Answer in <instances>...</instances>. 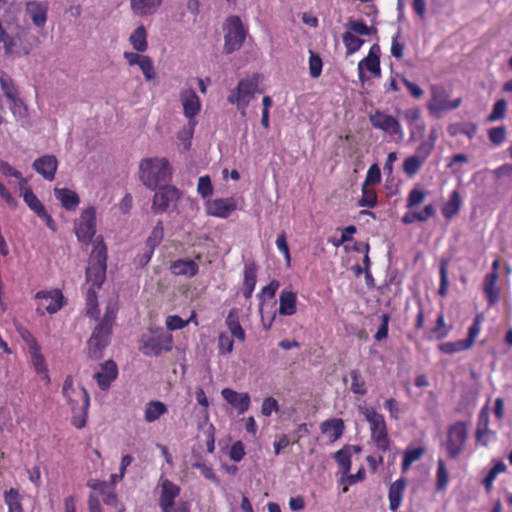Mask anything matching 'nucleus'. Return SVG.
I'll return each mask as SVG.
<instances>
[{"instance_id":"49","label":"nucleus","mask_w":512,"mask_h":512,"mask_svg":"<svg viewBox=\"0 0 512 512\" xmlns=\"http://www.w3.org/2000/svg\"><path fill=\"white\" fill-rule=\"evenodd\" d=\"M163 237L164 227L162 221H159L146 240L147 247L154 250L162 242Z\"/></svg>"},{"instance_id":"36","label":"nucleus","mask_w":512,"mask_h":512,"mask_svg":"<svg viewBox=\"0 0 512 512\" xmlns=\"http://www.w3.org/2000/svg\"><path fill=\"white\" fill-rule=\"evenodd\" d=\"M129 42L139 53H143L148 48L147 32L143 25L138 26L130 35Z\"/></svg>"},{"instance_id":"61","label":"nucleus","mask_w":512,"mask_h":512,"mask_svg":"<svg viewBox=\"0 0 512 512\" xmlns=\"http://www.w3.org/2000/svg\"><path fill=\"white\" fill-rule=\"evenodd\" d=\"M435 149L433 143L423 140L416 148L415 155L424 160L425 162L431 156Z\"/></svg>"},{"instance_id":"6","label":"nucleus","mask_w":512,"mask_h":512,"mask_svg":"<svg viewBox=\"0 0 512 512\" xmlns=\"http://www.w3.org/2000/svg\"><path fill=\"white\" fill-rule=\"evenodd\" d=\"M224 50L227 54H231L239 50L247 35V29L245 28L241 18L239 16H230L226 19L224 26Z\"/></svg>"},{"instance_id":"45","label":"nucleus","mask_w":512,"mask_h":512,"mask_svg":"<svg viewBox=\"0 0 512 512\" xmlns=\"http://www.w3.org/2000/svg\"><path fill=\"white\" fill-rule=\"evenodd\" d=\"M362 196L357 202L358 207L374 208L377 205V193L375 189L362 185Z\"/></svg>"},{"instance_id":"53","label":"nucleus","mask_w":512,"mask_h":512,"mask_svg":"<svg viewBox=\"0 0 512 512\" xmlns=\"http://www.w3.org/2000/svg\"><path fill=\"white\" fill-rule=\"evenodd\" d=\"M483 321V316L481 314L476 315V317L473 320L472 325L469 327L468 330V337L467 339H464L468 346L471 348L473 347L475 340L477 336L479 335V332L481 330V323Z\"/></svg>"},{"instance_id":"43","label":"nucleus","mask_w":512,"mask_h":512,"mask_svg":"<svg viewBox=\"0 0 512 512\" xmlns=\"http://www.w3.org/2000/svg\"><path fill=\"white\" fill-rule=\"evenodd\" d=\"M4 501L8 506V512H23L20 495L16 489L7 490L4 493Z\"/></svg>"},{"instance_id":"14","label":"nucleus","mask_w":512,"mask_h":512,"mask_svg":"<svg viewBox=\"0 0 512 512\" xmlns=\"http://www.w3.org/2000/svg\"><path fill=\"white\" fill-rule=\"evenodd\" d=\"M490 413L491 410L488 404H485L479 411L475 430L477 445L487 446L496 437V433L489 428Z\"/></svg>"},{"instance_id":"60","label":"nucleus","mask_w":512,"mask_h":512,"mask_svg":"<svg viewBox=\"0 0 512 512\" xmlns=\"http://www.w3.org/2000/svg\"><path fill=\"white\" fill-rule=\"evenodd\" d=\"M17 332L19 333L22 340L26 343L29 350H35V348L40 347L37 339L26 327H18Z\"/></svg>"},{"instance_id":"28","label":"nucleus","mask_w":512,"mask_h":512,"mask_svg":"<svg viewBox=\"0 0 512 512\" xmlns=\"http://www.w3.org/2000/svg\"><path fill=\"white\" fill-rule=\"evenodd\" d=\"M88 485L94 491H99L103 494V501L105 504L114 506L117 512H124L123 505L118 503L115 494L110 490L109 486L105 482L92 480Z\"/></svg>"},{"instance_id":"30","label":"nucleus","mask_w":512,"mask_h":512,"mask_svg":"<svg viewBox=\"0 0 512 512\" xmlns=\"http://www.w3.org/2000/svg\"><path fill=\"white\" fill-rule=\"evenodd\" d=\"M297 295L291 290H282L279 295V314L291 316L296 313Z\"/></svg>"},{"instance_id":"47","label":"nucleus","mask_w":512,"mask_h":512,"mask_svg":"<svg viewBox=\"0 0 512 512\" xmlns=\"http://www.w3.org/2000/svg\"><path fill=\"white\" fill-rule=\"evenodd\" d=\"M96 287H89L86 294V308H87V314L92 318H97L99 314L98 309V299H97V292Z\"/></svg>"},{"instance_id":"20","label":"nucleus","mask_w":512,"mask_h":512,"mask_svg":"<svg viewBox=\"0 0 512 512\" xmlns=\"http://www.w3.org/2000/svg\"><path fill=\"white\" fill-rule=\"evenodd\" d=\"M118 376V368L113 360L101 364V371L96 372L93 378L101 390H107Z\"/></svg>"},{"instance_id":"10","label":"nucleus","mask_w":512,"mask_h":512,"mask_svg":"<svg viewBox=\"0 0 512 512\" xmlns=\"http://www.w3.org/2000/svg\"><path fill=\"white\" fill-rule=\"evenodd\" d=\"M35 299L37 300L36 312L40 316L45 313L54 314L64 305V296L59 289L38 291Z\"/></svg>"},{"instance_id":"64","label":"nucleus","mask_w":512,"mask_h":512,"mask_svg":"<svg viewBox=\"0 0 512 512\" xmlns=\"http://www.w3.org/2000/svg\"><path fill=\"white\" fill-rule=\"evenodd\" d=\"M425 200V193L420 189H412L407 198V208L415 207Z\"/></svg>"},{"instance_id":"34","label":"nucleus","mask_w":512,"mask_h":512,"mask_svg":"<svg viewBox=\"0 0 512 512\" xmlns=\"http://www.w3.org/2000/svg\"><path fill=\"white\" fill-rule=\"evenodd\" d=\"M168 412L167 406L158 400L150 401L146 404L144 411V419L148 423L155 422L161 416Z\"/></svg>"},{"instance_id":"51","label":"nucleus","mask_w":512,"mask_h":512,"mask_svg":"<svg viewBox=\"0 0 512 512\" xmlns=\"http://www.w3.org/2000/svg\"><path fill=\"white\" fill-rule=\"evenodd\" d=\"M23 200L37 216L40 215V213L44 214L46 208L33 191H26L25 195H23Z\"/></svg>"},{"instance_id":"62","label":"nucleus","mask_w":512,"mask_h":512,"mask_svg":"<svg viewBox=\"0 0 512 512\" xmlns=\"http://www.w3.org/2000/svg\"><path fill=\"white\" fill-rule=\"evenodd\" d=\"M449 482L448 472L445 468L444 462L440 459L438 461V470H437V489L443 490L446 488Z\"/></svg>"},{"instance_id":"23","label":"nucleus","mask_w":512,"mask_h":512,"mask_svg":"<svg viewBox=\"0 0 512 512\" xmlns=\"http://www.w3.org/2000/svg\"><path fill=\"white\" fill-rule=\"evenodd\" d=\"M344 429V421L341 418H331L320 425L321 433L329 444L337 441L343 435Z\"/></svg>"},{"instance_id":"52","label":"nucleus","mask_w":512,"mask_h":512,"mask_svg":"<svg viewBox=\"0 0 512 512\" xmlns=\"http://www.w3.org/2000/svg\"><path fill=\"white\" fill-rule=\"evenodd\" d=\"M194 317H195V313H193L191 315L190 319H188V320H183L178 315H169L166 318V322H165L166 323V327L170 331H175V330L183 329L184 327H186L188 325V323L190 321L193 320Z\"/></svg>"},{"instance_id":"12","label":"nucleus","mask_w":512,"mask_h":512,"mask_svg":"<svg viewBox=\"0 0 512 512\" xmlns=\"http://www.w3.org/2000/svg\"><path fill=\"white\" fill-rule=\"evenodd\" d=\"M77 239L89 244L96 233V209L92 206L82 211L79 221L75 225Z\"/></svg>"},{"instance_id":"44","label":"nucleus","mask_w":512,"mask_h":512,"mask_svg":"<svg viewBox=\"0 0 512 512\" xmlns=\"http://www.w3.org/2000/svg\"><path fill=\"white\" fill-rule=\"evenodd\" d=\"M351 458L352 454L350 453V450H337V452L334 454V459L338 464L341 476H344L350 471Z\"/></svg>"},{"instance_id":"59","label":"nucleus","mask_w":512,"mask_h":512,"mask_svg":"<svg viewBox=\"0 0 512 512\" xmlns=\"http://www.w3.org/2000/svg\"><path fill=\"white\" fill-rule=\"evenodd\" d=\"M381 182V171L377 164H372L366 174V178L362 185L370 186Z\"/></svg>"},{"instance_id":"19","label":"nucleus","mask_w":512,"mask_h":512,"mask_svg":"<svg viewBox=\"0 0 512 512\" xmlns=\"http://www.w3.org/2000/svg\"><path fill=\"white\" fill-rule=\"evenodd\" d=\"M48 9L49 6L47 2L28 1L25 4L27 15L38 28H43L46 25Z\"/></svg>"},{"instance_id":"58","label":"nucleus","mask_w":512,"mask_h":512,"mask_svg":"<svg viewBox=\"0 0 512 512\" xmlns=\"http://www.w3.org/2000/svg\"><path fill=\"white\" fill-rule=\"evenodd\" d=\"M197 192L203 198H207L213 194L212 182L208 175L199 177L197 183Z\"/></svg>"},{"instance_id":"1","label":"nucleus","mask_w":512,"mask_h":512,"mask_svg":"<svg viewBox=\"0 0 512 512\" xmlns=\"http://www.w3.org/2000/svg\"><path fill=\"white\" fill-rule=\"evenodd\" d=\"M171 177L172 167L165 157L145 158L139 164V179L148 189L156 190L169 182Z\"/></svg>"},{"instance_id":"37","label":"nucleus","mask_w":512,"mask_h":512,"mask_svg":"<svg viewBox=\"0 0 512 512\" xmlns=\"http://www.w3.org/2000/svg\"><path fill=\"white\" fill-rule=\"evenodd\" d=\"M476 132L477 125L474 123H456L448 127V133L452 137L462 134L472 139L476 135Z\"/></svg>"},{"instance_id":"41","label":"nucleus","mask_w":512,"mask_h":512,"mask_svg":"<svg viewBox=\"0 0 512 512\" xmlns=\"http://www.w3.org/2000/svg\"><path fill=\"white\" fill-rule=\"evenodd\" d=\"M29 354L36 373L45 374V377L49 380L48 369L44 356L41 353V347H37L35 350H29Z\"/></svg>"},{"instance_id":"29","label":"nucleus","mask_w":512,"mask_h":512,"mask_svg":"<svg viewBox=\"0 0 512 512\" xmlns=\"http://www.w3.org/2000/svg\"><path fill=\"white\" fill-rule=\"evenodd\" d=\"M54 195L61 202L63 208L74 211L80 203L78 194L68 188H54Z\"/></svg>"},{"instance_id":"35","label":"nucleus","mask_w":512,"mask_h":512,"mask_svg":"<svg viewBox=\"0 0 512 512\" xmlns=\"http://www.w3.org/2000/svg\"><path fill=\"white\" fill-rule=\"evenodd\" d=\"M462 205L461 196L458 191L454 190L449 196V200L442 207V214L445 219L450 220L456 216Z\"/></svg>"},{"instance_id":"25","label":"nucleus","mask_w":512,"mask_h":512,"mask_svg":"<svg viewBox=\"0 0 512 512\" xmlns=\"http://www.w3.org/2000/svg\"><path fill=\"white\" fill-rule=\"evenodd\" d=\"M498 276L485 275L483 279V292L485 294L488 307H494L501 298V288L497 284Z\"/></svg>"},{"instance_id":"48","label":"nucleus","mask_w":512,"mask_h":512,"mask_svg":"<svg viewBox=\"0 0 512 512\" xmlns=\"http://www.w3.org/2000/svg\"><path fill=\"white\" fill-rule=\"evenodd\" d=\"M439 350L445 354H454L462 351L469 350L471 347L468 346L465 340H458L455 342H445L439 345Z\"/></svg>"},{"instance_id":"21","label":"nucleus","mask_w":512,"mask_h":512,"mask_svg":"<svg viewBox=\"0 0 512 512\" xmlns=\"http://www.w3.org/2000/svg\"><path fill=\"white\" fill-rule=\"evenodd\" d=\"M221 395L240 414L246 412L250 407V395L246 392L239 393L231 388H224Z\"/></svg>"},{"instance_id":"13","label":"nucleus","mask_w":512,"mask_h":512,"mask_svg":"<svg viewBox=\"0 0 512 512\" xmlns=\"http://www.w3.org/2000/svg\"><path fill=\"white\" fill-rule=\"evenodd\" d=\"M180 197L176 187L171 185L159 186L152 200L151 209L155 214H162L168 210L171 204L176 203Z\"/></svg>"},{"instance_id":"17","label":"nucleus","mask_w":512,"mask_h":512,"mask_svg":"<svg viewBox=\"0 0 512 512\" xmlns=\"http://www.w3.org/2000/svg\"><path fill=\"white\" fill-rule=\"evenodd\" d=\"M180 101L183 106V113L189 119V124L195 125L192 122L201 111V101L196 92L192 88L184 89L180 93Z\"/></svg>"},{"instance_id":"24","label":"nucleus","mask_w":512,"mask_h":512,"mask_svg":"<svg viewBox=\"0 0 512 512\" xmlns=\"http://www.w3.org/2000/svg\"><path fill=\"white\" fill-rule=\"evenodd\" d=\"M467 437V425L464 422H456L448 429L447 448H463Z\"/></svg>"},{"instance_id":"11","label":"nucleus","mask_w":512,"mask_h":512,"mask_svg":"<svg viewBox=\"0 0 512 512\" xmlns=\"http://www.w3.org/2000/svg\"><path fill=\"white\" fill-rule=\"evenodd\" d=\"M112 327L100 322L88 340V356L98 360L103 356V350L110 342Z\"/></svg>"},{"instance_id":"26","label":"nucleus","mask_w":512,"mask_h":512,"mask_svg":"<svg viewBox=\"0 0 512 512\" xmlns=\"http://www.w3.org/2000/svg\"><path fill=\"white\" fill-rule=\"evenodd\" d=\"M257 265L255 262L246 263L243 272V282L241 286L242 295L246 300L250 299L256 286Z\"/></svg>"},{"instance_id":"16","label":"nucleus","mask_w":512,"mask_h":512,"mask_svg":"<svg viewBox=\"0 0 512 512\" xmlns=\"http://www.w3.org/2000/svg\"><path fill=\"white\" fill-rule=\"evenodd\" d=\"M205 206L207 215L226 219L237 209V201L233 197L218 198L208 200Z\"/></svg>"},{"instance_id":"15","label":"nucleus","mask_w":512,"mask_h":512,"mask_svg":"<svg viewBox=\"0 0 512 512\" xmlns=\"http://www.w3.org/2000/svg\"><path fill=\"white\" fill-rule=\"evenodd\" d=\"M380 56L381 48L375 43L370 47L368 55L358 63V77L362 83L366 80L364 68L375 77L381 76Z\"/></svg>"},{"instance_id":"42","label":"nucleus","mask_w":512,"mask_h":512,"mask_svg":"<svg viewBox=\"0 0 512 512\" xmlns=\"http://www.w3.org/2000/svg\"><path fill=\"white\" fill-rule=\"evenodd\" d=\"M351 379L350 390L357 395L363 396L367 393L365 381L357 369H353L349 373Z\"/></svg>"},{"instance_id":"32","label":"nucleus","mask_w":512,"mask_h":512,"mask_svg":"<svg viewBox=\"0 0 512 512\" xmlns=\"http://www.w3.org/2000/svg\"><path fill=\"white\" fill-rule=\"evenodd\" d=\"M161 2L162 0H130V6L134 14L143 17L153 15Z\"/></svg>"},{"instance_id":"8","label":"nucleus","mask_w":512,"mask_h":512,"mask_svg":"<svg viewBox=\"0 0 512 512\" xmlns=\"http://www.w3.org/2000/svg\"><path fill=\"white\" fill-rule=\"evenodd\" d=\"M369 121L374 129L383 131L396 140H403L404 132L401 123L392 115L381 110L369 114Z\"/></svg>"},{"instance_id":"2","label":"nucleus","mask_w":512,"mask_h":512,"mask_svg":"<svg viewBox=\"0 0 512 512\" xmlns=\"http://www.w3.org/2000/svg\"><path fill=\"white\" fill-rule=\"evenodd\" d=\"M62 393L73 412L72 424L78 429L83 428L87 422L90 406L88 391L84 387L75 388L73 377L68 375L64 381Z\"/></svg>"},{"instance_id":"57","label":"nucleus","mask_w":512,"mask_h":512,"mask_svg":"<svg viewBox=\"0 0 512 512\" xmlns=\"http://www.w3.org/2000/svg\"><path fill=\"white\" fill-rule=\"evenodd\" d=\"M323 62L321 57L310 51L309 56V73L312 78H318L322 73Z\"/></svg>"},{"instance_id":"46","label":"nucleus","mask_w":512,"mask_h":512,"mask_svg":"<svg viewBox=\"0 0 512 512\" xmlns=\"http://www.w3.org/2000/svg\"><path fill=\"white\" fill-rule=\"evenodd\" d=\"M347 26L352 31L353 34H358L362 36H370L377 32V29L375 27L367 26V24L362 19L349 20Z\"/></svg>"},{"instance_id":"50","label":"nucleus","mask_w":512,"mask_h":512,"mask_svg":"<svg viewBox=\"0 0 512 512\" xmlns=\"http://www.w3.org/2000/svg\"><path fill=\"white\" fill-rule=\"evenodd\" d=\"M365 477V470L363 467H360L355 474H345L340 478V484L343 485V493L348 491V487L352 486L360 481H362Z\"/></svg>"},{"instance_id":"7","label":"nucleus","mask_w":512,"mask_h":512,"mask_svg":"<svg viewBox=\"0 0 512 512\" xmlns=\"http://www.w3.org/2000/svg\"><path fill=\"white\" fill-rule=\"evenodd\" d=\"M360 411L369 423L371 438L376 448H388L389 437L384 416L373 407H363Z\"/></svg>"},{"instance_id":"33","label":"nucleus","mask_w":512,"mask_h":512,"mask_svg":"<svg viewBox=\"0 0 512 512\" xmlns=\"http://www.w3.org/2000/svg\"><path fill=\"white\" fill-rule=\"evenodd\" d=\"M405 488L406 480L404 478H400L391 484L389 488L388 498L389 508L392 511H396L401 506Z\"/></svg>"},{"instance_id":"27","label":"nucleus","mask_w":512,"mask_h":512,"mask_svg":"<svg viewBox=\"0 0 512 512\" xmlns=\"http://www.w3.org/2000/svg\"><path fill=\"white\" fill-rule=\"evenodd\" d=\"M175 276L192 278L199 272V265L192 259H177L170 263L169 267Z\"/></svg>"},{"instance_id":"18","label":"nucleus","mask_w":512,"mask_h":512,"mask_svg":"<svg viewBox=\"0 0 512 512\" xmlns=\"http://www.w3.org/2000/svg\"><path fill=\"white\" fill-rule=\"evenodd\" d=\"M32 167L45 180L53 181L58 169V160L54 155H43L34 160Z\"/></svg>"},{"instance_id":"39","label":"nucleus","mask_w":512,"mask_h":512,"mask_svg":"<svg viewBox=\"0 0 512 512\" xmlns=\"http://www.w3.org/2000/svg\"><path fill=\"white\" fill-rule=\"evenodd\" d=\"M424 164L425 161L414 154L404 159L402 169L407 176L413 177L420 171Z\"/></svg>"},{"instance_id":"55","label":"nucleus","mask_w":512,"mask_h":512,"mask_svg":"<svg viewBox=\"0 0 512 512\" xmlns=\"http://www.w3.org/2000/svg\"><path fill=\"white\" fill-rule=\"evenodd\" d=\"M138 66L141 69L146 81H151L155 79L156 72L154 63L149 56L145 55L141 62L138 64Z\"/></svg>"},{"instance_id":"31","label":"nucleus","mask_w":512,"mask_h":512,"mask_svg":"<svg viewBox=\"0 0 512 512\" xmlns=\"http://www.w3.org/2000/svg\"><path fill=\"white\" fill-rule=\"evenodd\" d=\"M225 324L229 329L232 337L236 338L240 342H244L246 339V333L242 328L239 320V311L237 308H232L225 320Z\"/></svg>"},{"instance_id":"56","label":"nucleus","mask_w":512,"mask_h":512,"mask_svg":"<svg viewBox=\"0 0 512 512\" xmlns=\"http://www.w3.org/2000/svg\"><path fill=\"white\" fill-rule=\"evenodd\" d=\"M234 341L228 334L222 332L218 336V352L220 355H227L233 351Z\"/></svg>"},{"instance_id":"38","label":"nucleus","mask_w":512,"mask_h":512,"mask_svg":"<svg viewBox=\"0 0 512 512\" xmlns=\"http://www.w3.org/2000/svg\"><path fill=\"white\" fill-rule=\"evenodd\" d=\"M0 88L8 100L16 98L19 95L18 89L11 78L6 72L0 71Z\"/></svg>"},{"instance_id":"3","label":"nucleus","mask_w":512,"mask_h":512,"mask_svg":"<svg viewBox=\"0 0 512 512\" xmlns=\"http://www.w3.org/2000/svg\"><path fill=\"white\" fill-rule=\"evenodd\" d=\"M106 269L107 246L103 238L98 237L89 256L88 266L86 268V281L91 283V286L99 289L105 280Z\"/></svg>"},{"instance_id":"63","label":"nucleus","mask_w":512,"mask_h":512,"mask_svg":"<svg viewBox=\"0 0 512 512\" xmlns=\"http://www.w3.org/2000/svg\"><path fill=\"white\" fill-rule=\"evenodd\" d=\"M12 102L11 111L14 116L25 118L28 114L27 106L24 104L23 100L16 96V98L10 100Z\"/></svg>"},{"instance_id":"9","label":"nucleus","mask_w":512,"mask_h":512,"mask_svg":"<svg viewBox=\"0 0 512 512\" xmlns=\"http://www.w3.org/2000/svg\"><path fill=\"white\" fill-rule=\"evenodd\" d=\"M141 350L145 356H160L163 352H169L173 347V336L164 331L154 335L143 337Z\"/></svg>"},{"instance_id":"5","label":"nucleus","mask_w":512,"mask_h":512,"mask_svg":"<svg viewBox=\"0 0 512 512\" xmlns=\"http://www.w3.org/2000/svg\"><path fill=\"white\" fill-rule=\"evenodd\" d=\"M431 98L427 103V109L434 117H440L443 112L455 110L462 104L461 98L449 100V93L441 84L430 85Z\"/></svg>"},{"instance_id":"22","label":"nucleus","mask_w":512,"mask_h":512,"mask_svg":"<svg viewBox=\"0 0 512 512\" xmlns=\"http://www.w3.org/2000/svg\"><path fill=\"white\" fill-rule=\"evenodd\" d=\"M159 486L161 489L159 505L162 511H166L172 508L175 498L180 493V488L168 479H161Z\"/></svg>"},{"instance_id":"40","label":"nucleus","mask_w":512,"mask_h":512,"mask_svg":"<svg viewBox=\"0 0 512 512\" xmlns=\"http://www.w3.org/2000/svg\"><path fill=\"white\" fill-rule=\"evenodd\" d=\"M342 41L344 43V46L346 48V54L352 55L360 50L362 45L364 44V40L356 36L350 31H346L342 35Z\"/></svg>"},{"instance_id":"4","label":"nucleus","mask_w":512,"mask_h":512,"mask_svg":"<svg viewBox=\"0 0 512 512\" xmlns=\"http://www.w3.org/2000/svg\"><path fill=\"white\" fill-rule=\"evenodd\" d=\"M261 78L260 74L255 73L251 77L241 79L228 95L227 101L230 104H235L242 115H245L246 109L255 94L262 93V90L258 88Z\"/></svg>"},{"instance_id":"54","label":"nucleus","mask_w":512,"mask_h":512,"mask_svg":"<svg viewBox=\"0 0 512 512\" xmlns=\"http://www.w3.org/2000/svg\"><path fill=\"white\" fill-rule=\"evenodd\" d=\"M507 111V102L505 99L497 100L494 105L492 112L488 116V121L494 122L500 119H503L506 115Z\"/></svg>"}]
</instances>
